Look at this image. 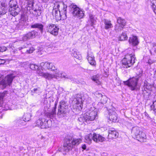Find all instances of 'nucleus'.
Masks as SVG:
<instances>
[{
	"mask_svg": "<svg viewBox=\"0 0 156 156\" xmlns=\"http://www.w3.org/2000/svg\"><path fill=\"white\" fill-rule=\"evenodd\" d=\"M125 57L122 60V66L124 68L131 67L135 62L136 57L134 53L127 52Z\"/></svg>",
	"mask_w": 156,
	"mask_h": 156,
	"instance_id": "f257e3e1",
	"label": "nucleus"
},
{
	"mask_svg": "<svg viewBox=\"0 0 156 156\" xmlns=\"http://www.w3.org/2000/svg\"><path fill=\"white\" fill-rule=\"evenodd\" d=\"M80 139H70L66 138L65 140L63 146V150L68 152L72 150L73 147L79 145L81 142Z\"/></svg>",
	"mask_w": 156,
	"mask_h": 156,
	"instance_id": "f03ea898",
	"label": "nucleus"
},
{
	"mask_svg": "<svg viewBox=\"0 0 156 156\" xmlns=\"http://www.w3.org/2000/svg\"><path fill=\"white\" fill-rule=\"evenodd\" d=\"M15 76L12 74L8 75L3 79L0 77V89H3L12 84Z\"/></svg>",
	"mask_w": 156,
	"mask_h": 156,
	"instance_id": "7ed1b4c3",
	"label": "nucleus"
},
{
	"mask_svg": "<svg viewBox=\"0 0 156 156\" xmlns=\"http://www.w3.org/2000/svg\"><path fill=\"white\" fill-rule=\"evenodd\" d=\"M69 10L73 16L80 19L83 18L84 16L83 12L80 9L77 5L73 4H71L69 6Z\"/></svg>",
	"mask_w": 156,
	"mask_h": 156,
	"instance_id": "20e7f679",
	"label": "nucleus"
},
{
	"mask_svg": "<svg viewBox=\"0 0 156 156\" xmlns=\"http://www.w3.org/2000/svg\"><path fill=\"white\" fill-rule=\"evenodd\" d=\"M68 108V104L66 101H62L59 103L58 107L57 115L59 117H62L67 112Z\"/></svg>",
	"mask_w": 156,
	"mask_h": 156,
	"instance_id": "39448f33",
	"label": "nucleus"
},
{
	"mask_svg": "<svg viewBox=\"0 0 156 156\" xmlns=\"http://www.w3.org/2000/svg\"><path fill=\"white\" fill-rule=\"evenodd\" d=\"M138 80L137 78L133 77L126 81H124L123 82L125 85L128 86L131 90H137L139 89L137 85Z\"/></svg>",
	"mask_w": 156,
	"mask_h": 156,
	"instance_id": "423d86ee",
	"label": "nucleus"
},
{
	"mask_svg": "<svg viewBox=\"0 0 156 156\" xmlns=\"http://www.w3.org/2000/svg\"><path fill=\"white\" fill-rule=\"evenodd\" d=\"M10 14L15 16L18 15L19 11V9L16 0H11L9 3Z\"/></svg>",
	"mask_w": 156,
	"mask_h": 156,
	"instance_id": "0eeeda50",
	"label": "nucleus"
},
{
	"mask_svg": "<svg viewBox=\"0 0 156 156\" xmlns=\"http://www.w3.org/2000/svg\"><path fill=\"white\" fill-rule=\"evenodd\" d=\"M85 118L90 123V122L94 120L97 117L98 115L97 109L94 107L91 108V109L85 113Z\"/></svg>",
	"mask_w": 156,
	"mask_h": 156,
	"instance_id": "6e6552de",
	"label": "nucleus"
},
{
	"mask_svg": "<svg viewBox=\"0 0 156 156\" xmlns=\"http://www.w3.org/2000/svg\"><path fill=\"white\" fill-rule=\"evenodd\" d=\"M66 5H65L62 2H58L54 3V8L57 9L59 10L62 14H63L65 16H66Z\"/></svg>",
	"mask_w": 156,
	"mask_h": 156,
	"instance_id": "1a4fd4ad",
	"label": "nucleus"
},
{
	"mask_svg": "<svg viewBox=\"0 0 156 156\" xmlns=\"http://www.w3.org/2000/svg\"><path fill=\"white\" fill-rule=\"evenodd\" d=\"M47 32L54 36L58 35L59 28L55 25L52 23L49 24L46 27Z\"/></svg>",
	"mask_w": 156,
	"mask_h": 156,
	"instance_id": "9d476101",
	"label": "nucleus"
},
{
	"mask_svg": "<svg viewBox=\"0 0 156 156\" xmlns=\"http://www.w3.org/2000/svg\"><path fill=\"white\" fill-rule=\"evenodd\" d=\"M73 103L74 106L81 108L83 106L82 95L80 94H77L76 95V98L73 100Z\"/></svg>",
	"mask_w": 156,
	"mask_h": 156,
	"instance_id": "9b49d317",
	"label": "nucleus"
},
{
	"mask_svg": "<svg viewBox=\"0 0 156 156\" xmlns=\"http://www.w3.org/2000/svg\"><path fill=\"white\" fill-rule=\"evenodd\" d=\"M52 13L53 16H55L56 19H58L59 18H60V19L61 18L64 19L66 17V16H65L63 14H62L60 12H59L58 9H55L54 7Z\"/></svg>",
	"mask_w": 156,
	"mask_h": 156,
	"instance_id": "f8f14e48",
	"label": "nucleus"
},
{
	"mask_svg": "<svg viewBox=\"0 0 156 156\" xmlns=\"http://www.w3.org/2000/svg\"><path fill=\"white\" fill-rule=\"evenodd\" d=\"M36 34V32L34 31H31L23 35V40L24 41H26L28 40L32 39L35 37Z\"/></svg>",
	"mask_w": 156,
	"mask_h": 156,
	"instance_id": "ddd939ff",
	"label": "nucleus"
},
{
	"mask_svg": "<svg viewBox=\"0 0 156 156\" xmlns=\"http://www.w3.org/2000/svg\"><path fill=\"white\" fill-rule=\"evenodd\" d=\"M87 59L89 62L92 66H95L96 62L92 53L90 51H88L87 54Z\"/></svg>",
	"mask_w": 156,
	"mask_h": 156,
	"instance_id": "4468645a",
	"label": "nucleus"
},
{
	"mask_svg": "<svg viewBox=\"0 0 156 156\" xmlns=\"http://www.w3.org/2000/svg\"><path fill=\"white\" fill-rule=\"evenodd\" d=\"M109 118L110 121L116 122L117 119V115L115 112L110 109L109 111Z\"/></svg>",
	"mask_w": 156,
	"mask_h": 156,
	"instance_id": "2eb2a0df",
	"label": "nucleus"
},
{
	"mask_svg": "<svg viewBox=\"0 0 156 156\" xmlns=\"http://www.w3.org/2000/svg\"><path fill=\"white\" fill-rule=\"evenodd\" d=\"M108 137L110 139L116 138L119 135V133L114 129H110L108 130Z\"/></svg>",
	"mask_w": 156,
	"mask_h": 156,
	"instance_id": "dca6fc26",
	"label": "nucleus"
},
{
	"mask_svg": "<svg viewBox=\"0 0 156 156\" xmlns=\"http://www.w3.org/2000/svg\"><path fill=\"white\" fill-rule=\"evenodd\" d=\"M31 46L30 44H25L23 46L19 47V50H21L23 49H26V50H24V51H25V52L27 53H31L34 50V49L33 47H31L29 49H27V48L30 47Z\"/></svg>",
	"mask_w": 156,
	"mask_h": 156,
	"instance_id": "f3484780",
	"label": "nucleus"
},
{
	"mask_svg": "<svg viewBox=\"0 0 156 156\" xmlns=\"http://www.w3.org/2000/svg\"><path fill=\"white\" fill-rule=\"evenodd\" d=\"M129 42L130 44L133 46L137 45L139 43L138 39L136 36H133L130 37Z\"/></svg>",
	"mask_w": 156,
	"mask_h": 156,
	"instance_id": "a211bd4d",
	"label": "nucleus"
},
{
	"mask_svg": "<svg viewBox=\"0 0 156 156\" xmlns=\"http://www.w3.org/2000/svg\"><path fill=\"white\" fill-rule=\"evenodd\" d=\"M105 139L101 136L93 133V140L97 143L102 142L105 140Z\"/></svg>",
	"mask_w": 156,
	"mask_h": 156,
	"instance_id": "6ab92c4d",
	"label": "nucleus"
},
{
	"mask_svg": "<svg viewBox=\"0 0 156 156\" xmlns=\"http://www.w3.org/2000/svg\"><path fill=\"white\" fill-rule=\"evenodd\" d=\"M37 73L40 76H42L46 79L48 80H51L53 78H54V76L53 74H51L48 73H44L41 72L39 70H37Z\"/></svg>",
	"mask_w": 156,
	"mask_h": 156,
	"instance_id": "aec40b11",
	"label": "nucleus"
},
{
	"mask_svg": "<svg viewBox=\"0 0 156 156\" xmlns=\"http://www.w3.org/2000/svg\"><path fill=\"white\" fill-rule=\"evenodd\" d=\"M7 10V5L4 2H0V16L5 14Z\"/></svg>",
	"mask_w": 156,
	"mask_h": 156,
	"instance_id": "412c9836",
	"label": "nucleus"
},
{
	"mask_svg": "<svg viewBox=\"0 0 156 156\" xmlns=\"http://www.w3.org/2000/svg\"><path fill=\"white\" fill-rule=\"evenodd\" d=\"M57 104H55V107L53 108L51 112H47L45 113L46 116L50 118H52L54 117L56 115V108Z\"/></svg>",
	"mask_w": 156,
	"mask_h": 156,
	"instance_id": "4be33fe9",
	"label": "nucleus"
},
{
	"mask_svg": "<svg viewBox=\"0 0 156 156\" xmlns=\"http://www.w3.org/2000/svg\"><path fill=\"white\" fill-rule=\"evenodd\" d=\"M41 65H44L48 69H50L51 70H54L55 69V67L53 64L52 63L49 62H45V63L42 62L41 63Z\"/></svg>",
	"mask_w": 156,
	"mask_h": 156,
	"instance_id": "5701e85b",
	"label": "nucleus"
},
{
	"mask_svg": "<svg viewBox=\"0 0 156 156\" xmlns=\"http://www.w3.org/2000/svg\"><path fill=\"white\" fill-rule=\"evenodd\" d=\"M26 20L23 18H21L18 25V27L20 30L23 29V27L26 25Z\"/></svg>",
	"mask_w": 156,
	"mask_h": 156,
	"instance_id": "b1692460",
	"label": "nucleus"
},
{
	"mask_svg": "<svg viewBox=\"0 0 156 156\" xmlns=\"http://www.w3.org/2000/svg\"><path fill=\"white\" fill-rule=\"evenodd\" d=\"M103 22L105 24L104 27L105 29L107 30L113 27L112 24L111 23V21L104 19Z\"/></svg>",
	"mask_w": 156,
	"mask_h": 156,
	"instance_id": "393cba45",
	"label": "nucleus"
},
{
	"mask_svg": "<svg viewBox=\"0 0 156 156\" xmlns=\"http://www.w3.org/2000/svg\"><path fill=\"white\" fill-rule=\"evenodd\" d=\"M146 138L145 133L144 132H141L136 138L140 142H144L146 141Z\"/></svg>",
	"mask_w": 156,
	"mask_h": 156,
	"instance_id": "a878e982",
	"label": "nucleus"
},
{
	"mask_svg": "<svg viewBox=\"0 0 156 156\" xmlns=\"http://www.w3.org/2000/svg\"><path fill=\"white\" fill-rule=\"evenodd\" d=\"M140 129L138 127H135L133 128L132 130V132L133 134L135 136L136 138L140 134Z\"/></svg>",
	"mask_w": 156,
	"mask_h": 156,
	"instance_id": "bb28decb",
	"label": "nucleus"
},
{
	"mask_svg": "<svg viewBox=\"0 0 156 156\" xmlns=\"http://www.w3.org/2000/svg\"><path fill=\"white\" fill-rule=\"evenodd\" d=\"M31 27L32 28H38L41 33L43 32L44 26L42 24L39 23H35L31 25Z\"/></svg>",
	"mask_w": 156,
	"mask_h": 156,
	"instance_id": "cd10ccee",
	"label": "nucleus"
},
{
	"mask_svg": "<svg viewBox=\"0 0 156 156\" xmlns=\"http://www.w3.org/2000/svg\"><path fill=\"white\" fill-rule=\"evenodd\" d=\"M51 120L45 119V121H44L43 124L42 126L41 129L47 128L50 127L51 126Z\"/></svg>",
	"mask_w": 156,
	"mask_h": 156,
	"instance_id": "c85d7f7f",
	"label": "nucleus"
},
{
	"mask_svg": "<svg viewBox=\"0 0 156 156\" xmlns=\"http://www.w3.org/2000/svg\"><path fill=\"white\" fill-rule=\"evenodd\" d=\"M86 142L89 144L91 143L92 140H93V133H90L85 136Z\"/></svg>",
	"mask_w": 156,
	"mask_h": 156,
	"instance_id": "c756f323",
	"label": "nucleus"
},
{
	"mask_svg": "<svg viewBox=\"0 0 156 156\" xmlns=\"http://www.w3.org/2000/svg\"><path fill=\"white\" fill-rule=\"evenodd\" d=\"M98 95L99 98H101V102L99 104H104L106 103L107 101V98L105 96H103L101 94L99 93Z\"/></svg>",
	"mask_w": 156,
	"mask_h": 156,
	"instance_id": "7c9ffc66",
	"label": "nucleus"
},
{
	"mask_svg": "<svg viewBox=\"0 0 156 156\" xmlns=\"http://www.w3.org/2000/svg\"><path fill=\"white\" fill-rule=\"evenodd\" d=\"M156 1L155 0H150V5L152 8V9L156 14Z\"/></svg>",
	"mask_w": 156,
	"mask_h": 156,
	"instance_id": "2f4dec72",
	"label": "nucleus"
},
{
	"mask_svg": "<svg viewBox=\"0 0 156 156\" xmlns=\"http://www.w3.org/2000/svg\"><path fill=\"white\" fill-rule=\"evenodd\" d=\"M117 22L118 24L122 26V27H124L126 25V22L125 20L120 17H119L117 18Z\"/></svg>",
	"mask_w": 156,
	"mask_h": 156,
	"instance_id": "473e14b6",
	"label": "nucleus"
},
{
	"mask_svg": "<svg viewBox=\"0 0 156 156\" xmlns=\"http://www.w3.org/2000/svg\"><path fill=\"white\" fill-rule=\"evenodd\" d=\"M41 93V89L39 87L34 88L31 91V94L32 95H34L35 94H39Z\"/></svg>",
	"mask_w": 156,
	"mask_h": 156,
	"instance_id": "72a5a7b5",
	"label": "nucleus"
},
{
	"mask_svg": "<svg viewBox=\"0 0 156 156\" xmlns=\"http://www.w3.org/2000/svg\"><path fill=\"white\" fill-rule=\"evenodd\" d=\"M99 79L100 76L99 74L94 75L91 77L92 80L95 81L98 84H100L101 83V82L99 80Z\"/></svg>",
	"mask_w": 156,
	"mask_h": 156,
	"instance_id": "f704fd0d",
	"label": "nucleus"
},
{
	"mask_svg": "<svg viewBox=\"0 0 156 156\" xmlns=\"http://www.w3.org/2000/svg\"><path fill=\"white\" fill-rule=\"evenodd\" d=\"M89 18L91 22L90 25L91 26H93V25L95 24L96 22V18L94 16L90 14L89 15Z\"/></svg>",
	"mask_w": 156,
	"mask_h": 156,
	"instance_id": "c9c22d12",
	"label": "nucleus"
},
{
	"mask_svg": "<svg viewBox=\"0 0 156 156\" xmlns=\"http://www.w3.org/2000/svg\"><path fill=\"white\" fill-rule=\"evenodd\" d=\"M73 54L75 58L80 60L81 59V55L76 50H73Z\"/></svg>",
	"mask_w": 156,
	"mask_h": 156,
	"instance_id": "e433bc0d",
	"label": "nucleus"
},
{
	"mask_svg": "<svg viewBox=\"0 0 156 156\" xmlns=\"http://www.w3.org/2000/svg\"><path fill=\"white\" fill-rule=\"evenodd\" d=\"M86 116H85V114L83 115H82L80 116V118H78V120L81 122V124L82 123H84L86 122L87 123H88V121H87V118H85Z\"/></svg>",
	"mask_w": 156,
	"mask_h": 156,
	"instance_id": "4c0bfd02",
	"label": "nucleus"
},
{
	"mask_svg": "<svg viewBox=\"0 0 156 156\" xmlns=\"http://www.w3.org/2000/svg\"><path fill=\"white\" fill-rule=\"evenodd\" d=\"M5 92L0 93V107H3V98L5 97Z\"/></svg>",
	"mask_w": 156,
	"mask_h": 156,
	"instance_id": "58836bf2",
	"label": "nucleus"
},
{
	"mask_svg": "<svg viewBox=\"0 0 156 156\" xmlns=\"http://www.w3.org/2000/svg\"><path fill=\"white\" fill-rule=\"evenodd\" d=\"M44 121H45L44 119H39L35 123L36 124V126H40L41 128L42 126L44 123Z\"/></svg>",
	"mask_w": 156,
	"mask_h": 156,
	"instance_id": "ea45409f",
	"label": "nucleus"
},
{
	"mask_svg": "<svg viewBox=\"0 0 156 156\" xmlns=\"http://www.w3.org/2000/svg\"><path fill=\"white\" fill-rule=\"evenodd\" d=\"M128 37L126 34L125 33H122L120 36L119 37V40L123 41L127 40Z\"/></svg>",
	"mask_w": 156,
	"mask_h": 156,
	"instance_id": "a19ab883",
	"label": "nucleus"
},
{
	"mask_svg": "<svg viewBox=\"0 0 156 156\" xmlns=\"http://www.w3.org/2000/svg\"><path fill=\"white\" fill-rule=\"evenodd\" d=\"M124 27L119 24H116L115 26V30L116 32H119L122 31Z\"/></svg>",
	"mask_w": 156,
	"mask_h": 156,
	"instance_id": "79ce46f5",
	"label": "nucleus"
},
{
	"mask_svg": "<svg viewBox=\"0 0 156 156\" xmlns=\"http://www.w3.org/2000/svg\"><path fill=\"white\" fill-rule=\"evenodd\" d=\"M30 67L31 69L35 70L38 69L39 67L38 65L34 64H30Z\"/></svg>",
	"mask_w": 156,
	"mask_h": 156,
	"instance_id": "37998d69",
	"label": "nucleus"
},
{
	"mask_svg": "<svg viewBox=\"0 0 156 156\" xmlns=\"http://www.w3.org/2000/svg\"><path fill=\"white\" fill-rule=\"evenodd\" d=\"M31 115L30 113H27L24 114V117L25 119V121H29L31 118Z\"/></svg>",
	"mask_w": 156,
	"mask_h": 156,
	"instance_id": "c03bdc74",
	"label": "nucleus"
},
{
	"mask_svg": "<svg viewBox=\"0 0 156 156\" xmlns=\"http://www.w3.org/2000/svg\"><path fill=\"white\" fill-rule=\"evenodd\" d=\"M15 122H18V126H21L22 125H25L26 121L23 119H19L15 121Z\"/></svg>",
	"mask_w": 156,
	"mask_h": 156,
	"instance_id": "a18cd8bd",
	"label": "nucleus"
},
{
	"mask_svg": "<svg viewBox=\"0 0 156 156\" xmlns=\"http://www.w3.org/2000/svg\"><path fill=\"white\" fill-rule=\"evenodd\" d=\"M54 76V78L56 79H58V77H62V74L61 73H60L59 72V71L58 70H56L55 72V73L53 74Z\"/></svg>",
	"mask_w": 156,
	"mask_h": 156,
	"instance_id": "49530a36",
	"label": "nucleus"
},
{
	"mask_svg": "<svg viewBox=\"0 0 156 156\" xmlns=\"http://www.w3.org/2000/svg\"><path fill=\"white\" fill-rule=\"evenodd\" d=\"M152 85L149 83L145 84L144 86V89L145 91L147 90H150L151 89Z\"/></svg>",
	"mask_w": 156,
	"mask_h": 156,
	"instance_id": "de8ad7c7",
	"label": "nucleus"
},
{
	"mask_svg": "<svg viewBox=\"0 0 156 156\" xmlns=\"http://www.w3.org/2000/svg\"><path fill=\"white\" fill-rule=\"evenodd\" d=\"M151 109L156 113V100L153 102V105L151 106Z\"/></svg>",
	"mask_w": 156,
	"mask_h": 156,
	"instance_id": "09e8293b",
	"label": "nucleus"
},
{
	"mask_svg": "<svg viewBox=\"0 0 156 156\" xmlns=\"http://www.w3.org/2000/svg\"><path fill=\"white\" fill-rule=\"evenodd\" d=\"M34 3L33 2L32 0L28 2V7L32 8L33 7V5Z\"/></svg>",
	"mask_w": 156,
	"mask_h": 156,
	"instance_id": "8fccbe9b",
	"label": "nucleus"
},
{
	"mask_svg": "<svg viewBox=\"0 0 156 156\" xmlns=\"http://www.w3.org/2000/svg\"><path fill=\"white\" fill-rule=\"evenodd\" d=\"M7 48L5 46L0 47V52H3L6 50Z\"/></svg>",
	"mask_w": 156,
	"mask_h": 156,
	"instance_id": "3c124183",
	"label": "nucleus"
},
{
	"mask_svg": "<svg viewBox=\"0 0 156 156\" xmlns=\"http://www.w3.org/2000/svg\"><path fill=\"white\" fill-rule=\"evenodd\" d=\"M34 11L35 12H37V14H36L37 16H39L41 15V11L39 9H35Z\"/></svg>",
	"mask_w": 156,
	"mask_h": 156,
	"instance_id": "603ef678",
	"label": "nucleus"
},
{
	"mask_svg": "<svg viewBox=\"0 0 156 156\" xmlns=\"http://www.w3.org/2000/svg\"><path fill=\"white\" fill-rule=\"evenodd\" d=\"M82 147V149L83 150L86 149V145L85 144L83 145Z\"/></svg>",
	"mask_w": 156,
	"mask_h": 156,
	"instance_id": "864d4df0",
	"label": "nucleus"
},
{
	"mask_svg": "<svg viewBox=\"0 0 156 156\" xmlns=\"http://www.w3.org/2000/svg\"><path fill=\"white\" fill-rule=\"evenodd\" d=\"M152 45L153 47H156V43H153L152 44Z\"/></svg>",
	"mask_w": 156,
	"mask_h": 156,
	"instance_id": "5fc2aeb1",
	"label": "nucleus"
},
{
	"mask_svg": "<svg viewBox=\"0 0 156 156\" xmlns=\"http://www.w3.org/2000/svg\"><path fill=\"white\" fill-rule=\"evenodd\" d=\"M42 2H47L49 1V0H41Z\"/></svg>",
	"mask_w": 156,
	"mask_h": 156,
	"instance_id": "6e6d98bb",
	"label": "nucleus"
},
{
	"mask_svg": "<svg viewBox=\"0 0 156 156\" xmlns=\"http://www.w3.org/2000/svg\"><path fill=\"white\" fill-rule=\"evenodd\" d=\"M89 98L90 99V101H91V98H89L88 99H89ZM89 102V103H90L91 102V101H90V102Z\"/></svg>",
	"mask_w": 156,
	"mask_h": 156,
	"instance_id": "4d7b16f0",
	"label": "nucleus"
},
{
	"mask_svg": "<svg viewBox=\"0 0 156 156\" xmlns=\"http://www.w3.org/2000/svg\"><path fill=\"white\" fill-rule=\"evenodd\" d=\"M145 115L146 116H147V117H148V114H147V113H145Z\"/></svg>",
	"mask_w": 156,
	"mask_h": 156,
	"instance_id": "13d9d810",
	"label": "nucleus"
},
{
	"mask_svg": "<svg viewBox=\"0 0 156 156\" xmlns=\"http://www.w3.org/2000/svg\"><path fill=\"white\" fill-rule=\"evenodd\" d=\"M63 77H64V78H66L65 76H63Z\"/></svg>",
	"mask_w": 156,
	"mask_h": 156,
	"instance_id": "bf43d9fd",
	"label": "nucleus"
}]
</instances>
